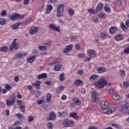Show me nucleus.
Wrapping results in <instances>:
<instances>
[{
    "label": "nucleus",
    "mask_w": 129,
    "mask_h": 129,
    "mask_svg": "<svg viewBox=\"0 0 129 129\" xmlns=\"http://www.w3.org/2000/svg\"><path fill=\"white\" fill-rule=\"evenodd\" d=\"M88 12L90 13V14H93V13L94 14H97V11H96V10L94 11L93 9H89L88 10Z\"/></svg>",
    "instance_id": "6e6d98bb"
},
{
    "label": "nucleus",
    "mask_w": 129,
    "mask_h": 129,
    "mask_svg": "<svg viewBox=\"0 0 129 129\" xmlns=\"http://www.w3.org/2000/svg\"><path fill=\"white\" fill-rule=\"evenodd\" d=\"M42 79L47 78V74L43 73V74L38 75L37 79L38 80L42 79Z\"/></svg>",
    "instance_id": "b1692460"
},
{
    "label": "nucleus",
    "mask_w": 129,
    "mask_h": 129,
    "mask_svg": "<svg viewBox=\"0 0 129 129\" xmlns=\"http://www.w3.org/2000/svg\"><path fill=\"white\" fill-rule=\"evenodd\" d=\"M19 80V76H15L14 77V81H15V82H18Z\"/></svg>",
    "instance_id": "0e129e2a"
},
{
    "label": "nucleus",
    "mask_w": 129,
    "mask_h": 129,
    "mask_svg": "<svg viewBox=\"0 0 129 129\" xmlns=\"http://www.w3.org/2000/svg\"><path fill=\"white\" fill-rule=\"evenodd\" d=\"M62 125L64 127H71L74 125V121H68V119H65L62 122Z\"/></svg>",
    "instance_id": "423d86ee"
},
{
    "label": "nucleus",
    "mask_w": 129,
    "mask_h": 129,
    "mask_svg": "<svg viewBox=\"0 0 129 129\" xmlns=\"http://www.w3.org/2000/svg\"><path fill=\"white\" fill-rule=\"evenodd\" d=\"M68 13H69V15H70V16L71 17H72L73 16H74V15L75 14V12H74V10H73V9H70L69 10Z\"/></svg>",
    "instance_id": "c9c22d12"
},
{
    "label": "nucleus",
    "mask_w": 129,
    "mask_h": 129,
    "mask_svg": "<svg viewBox=\"0 0 129 129\" xmlns=\"http://www.w3.org/2000/svg\"><path fill=\"white\" fill-rule=\"evenodd\" d=\"M15 101H16L15 99H13L12 100L7 99L6 100V104L7 106H11V105L14 104Z\"/></svg>",
    "instance_id": "a211bd4d"
},
{
    "label": "nucleus",
    "mask_w": 129,
    "mask_h": 129,
    "mask_svg": "<svg viewBox=\"0 0 129 129\" xmlns=\"http://www.w3.org/2000/svg\"><path fill=\"white\" fill-rule=\"evenodd\" d=\"M100 103L101 105L100 111L101 113L105 114V112H107V109L108 106H109V103L107 101L105 100H101Z\"/></svg>",
    "instance_id": "f257e3e1"
},
{
    "label": "nucleus",
    "mask_w": 129,
    "mask_h": 129,
    "mask_svg": "<svg viewBox=\"0 0 129 129\" xmlns=\"http://www.w3.org/2000/svg\"><path fill=\"white\" fill-rule=\"evenodd\" d=\"M98 78H99V77L98 75H96L95 74L92 75L90 77V81H91V82H94V81H96V80H98Z\"/></svg>",
    "instance_id": "2eb2a0df"
},
{
    "label": "nucleus",
    "mask_w": 129,
    "mask_h": 129,
    "mask_svg": "<svg viewBox=\"0 0 129 129\" xmlns=\"http://www.w3.org/2000/svg\"><path fill=\"white\" fill-rule=\"evenodd\" d=\"M49 27L51 30H53V31H55V32H58V33H61V31H60V26L56 27L55 25L53 24H50L49 25Z\"/></svg>",
    "instance_id": "1a4fd4ad"
},
{
    "label": "nucleus",
    "mask_w": 129,
    "mask_h": 129,
    "mask_svg": "<svg viewBox=\"0 0 129 129\" xmlns=\"http://www.w3.org/2000/svg\"><path fill=\"white\" fill-rule=\"evenodd\" d=\"M80 84H81V81L80 80H76V81H75V85H76V86H77V87L78 86H79Z\"/></svg>",
    "instance_id": "37998d69"
},
{
    "label": "nucleus",
    "mask_w": 129,
    "mask_h": 129,
    "mask_svg": "<svg viewBox=\"0 0 129 129\" xmlns=\"http://www.w3.org/2000/svg\"><path fill=\"white\" fill-rule=\"evenodd\" d=\"M6 15H7V12H6L5 10H3L1 13V16H2L3 17H6Z\"/></svg>",
    "instance_id": "e2e57ef3"
},
{
    "label": "nucleus",
    "mask_w": 129,
    "mask_h": 129,
    "mask_svg": "<svg viewBox=\"0 0 129 129\" xmlns=\"http://www.w3.org/2000/svg\"><path fill=\"white\" fill-rule=\"evenodd\" d=\"M72 49H73V44H71L67 46L63 49V52L64 54H66V53H69V52H71Z\"/></svg>",
    "instance_id": "6e6552de"
},
{
    "label": "nucleus",
    "mask_w": 129,
    "mask_h": 129,
    "mask_svg": "<svg viewBox=\"0 0 129 129\" xmlns=\"http://www.w3.org/2000/svg\"><path fill=\"white\" fill-rule=\"evenodd\" d=\"M75 48L77 50H80V45L79 44H76L75 45Z\"/></svg>",
    "instance_id": "69168bd1"
},
{
    "label": "nucleus",
    "mask_w": 129,
    "mask_h": 129,
    "mask_svg": "<svg viewBox=\"0 0 129 129\" xmlns=\"http://www.w3.org/2000/svg\"><path fill=\"white\" fill-rule=\"evenodd\" d=\"M41 85V81H37L35 84H32L33 86H36V89H40V86Z\"/></svg>",
    "instance_id": "bb28decb"
},
{
    "label": "nucleus",
    "mask_w": 129,
    "mask_h": 129,
    "mask_svg": "<svg viewBox=\"0 0 129 129\" xmlns=\"http://www.w3.org/2000/svg\"><path fill=\"white\" fill-rule=\"evenodd\" d=\"M87 53L90 57H95L96 56V51L94 50L89 49L87 50Z\"/></svg>",
    "instance_id": "f8f14e48"
},
{
    "label": "nucleus",
    "mask_w": 129,
    "mask_h": 129,
    "mask_svg": "<svg viewBox=\"0 0 129 129\" xmlns=\"http://www.w3.org/2000/svg\"><path fill=\"white\" fill-rule=\"evenodd\" d=\"M109 92L110 93V94H114L115 93V92H114V90H113V89L111 88L109 90Z\"/></svg>",
    "instance_id": "bf43d9fd"
},
{
    "label": "nucleus",
    "mask_w": 129,
    "mask_h": 129,
    "mask_svg": "<svg viewBox=\"0 0 129 129\" xmlns=\"http://www.w3.org/2000/svg\"><path fill=\"white\" fill-rule=\"evenodd\" d=\"M0 51H1V52H5L6 53V52L9 51V48H8L7 46H3L0 48Z\"/></svg>",
    "instance_id": "2f4dec72"
},
{
    "label": "nucleus",
    "mask_w": 129,
    "mask_h": 129,
    "mask_svg": "<svg viewBox=\"0 0 129 129\" xmlns=\"http://www.w3.org/2000/svg\"><path fill=\"white\" fill-rule=\"evenodd\" d=\"M88 129H97V127L96 126H90L88 127Z\"/></svg>",
    "instance_id": "774afa93"
},
{
    "label": "nucleus",
    "mask_w": 129,
    "mask_h": 129,
    "mask_svg": "<svg viewBox=\"0 0 129 129\" xmlns=\"http://www.w3.org/2000/svg\"><path fill=\"white\" fill-rule=\"evenodd\" d=\"M64 88H65V87L63 86H61L59 87V91H58V90L57 91V93H59L60 92H61V91H62V90H63V89H64Z\"/></svg>",
    "instance_id": "680f3d73"
},
{
    "label": "nucleus",
    "mask_w": 129,
    "mask_h": 129,
    "mask_svg": "<svg viewBox=\"0 0 129 129\" xmlns=\"http://www.w3.org/2000/svg\"><path fill=\"white\" fill-rule=\"evenodd\" d=\"M7 23V20L4 18L0 19V25L1 26H5L6 24Z\"/></svg>",
    "instance_id": "473e14b6"
},
{
    "label": "nucleus",
    "mask_w": 129,
    "mask_h": 129,
    "mask_svg": "<svg viewBox=\"0 0 129 129\" xmlns=\"http://www.w3.org/2000/svg\"><path fill=\"white\" fill-rule=\"evenodd\" d=\"M92 94V98L93 102L97 103L99 98L98 97V93L95 91H93L91 92Z\"/></svg>",
    "instance_id": "39448f33"
},
{
    "label": "nucleus",
    "mask_w": 129,
    "mask_h": 129,
    "mask_svg": "<svg viewBox=\"0 0 129 129\" xmlns=\"http://www.w3.org/2000/svg\"><path fill=\"white\" fill-rule=\"evenodd\" d=\"M111 125L113 126V127H115L117 129H120V125L119 124H116L114 123H112Z\"/></svg>",
    "instance_id": "a19ab883"
},
{
    "label": "nucleus",
    "mask_w": 129,
    "mask_h": 129,
    "mask_svg": "<svg viewBox=\"0 0 129 129\" xmlns=\"http://www.w3.org/2000/svg\"><path fill=\"white\" fill-rule=\"evenodd\" d=\"M31 21H32V18H29L26 19V22L24 23L25 26H28L29 24L31 23Z\"/></svg>",
    "instance_id": "e433bc0d"
},
{
    "label": "nucleus",
    "mask_w": 129,
    "mask_h": 129,
    "mask_svg": "<svg viewBox=\"0 0 129 129\" xmlns=\"http://www.w3.org/2000/svg\"><path fill=\"white\" fill-rule=\"evenodd\" d=\"M27 53L18 52L15 54V56H16V57L18 58H23V57H25L27 56Z\"/></svg>",
    "instance_id": "412c9836"
},
{
    "label": "nucleus",
    "mask_w": 129,
    "mask_h": 129,
    "mask_svg": "<svg viewBox=\"0 0 129 129\" xmlns=\"http://www.w3.org/2000/svg\"><path fill=\"white\" fill-rule=\"evenodd\" d=\"M52 44V41H49L45 43L46 46H50Z\"/></svg>",
    "instance_id": "338daca9"
},
{
    "label": "nucleus",
    "mask_w": 129,
    "mask_h": 129,
    "mask_svg": "<svg viewBox=\"0 0 129 129\" xmlns=\"http://www.w3.org/2000/svg\"><path fill=\"white\" fill-rule=\"evenodd\" d=\"M64 11V5L63 4H60L57 6V15L56 17L57 18H61V17H63L62 15V13Z\"/></svg>",
    "instance_id": "7ed1b4c3"
},
{
    "label": "nucleus",
    "mask_w": 129,
    "mask_h": 129,
    "mask_svg": "<svg viewBox=\"0 0 129 129\" xmlns=\"http://www.w3.org/2000/svg\"><path fill=\"white\" fill-rule=\"evenodd\" d=\"M30 35H36L38 33V27H32L29 31Z\"/></svg>",
    "instance_id": "ddd939ff"
},
{
    "label": "nucleus",
    "mask_w": 129,
    "mask_h": 129,
    "mask_svg": "<svg viewBox=\"0 0 129 129\" xmlns=\"http://www.w3.org/2000/svg\"><path fill=\"white\" fill-rule=\"evenodd\" d=\"M56 118V114L51 111L49 113V116L48 117H46L47 120H55Z\"/></svg>",
    "instance_id": "9d476101"
},
{
    "label": "nucleus",
    "mask_w": 129,
    "mask_h": 129,
    "mask_svg": "<svg viewBox=\"0 0 129 129\" xmlns=\"http://www.w3.org/2000/svg\"><path fill=\"white\" fill-rule=\"evenodd\" d=\"M35 59H36V55H32L31 57L28 58L27 61L28 63H33L35 61Z\"/></svg>",
    "instance_id": "4be33fe9"
},
{
    "label": "nucleus",
    "mask_w": 129,
    "mask_h": 129,
    "mask_svg": "<svg viewBox=\"0 0 129 129\" xmlns=\"http://www.w3.org/2000/svg\"><path fill=\"white\" fill-rule=\"evenodd\" d=\"M5 89L7 90V91H10V90L12 89V86L8 84L5 85Z\"/></svg>",
    "instance_id": "4c0bfd02"
},
{
    "label": "nucleus",
    "mask_w": 129,
    "mask_h": 129,
    "mask_svg": "<svg viewBox=\"0 0 129 129\" xmlns=\"http://www.w3.org/2000/svg\"><path fill=\"white\" fill-rule=\"evenodd\" d=\"M70 39L71 41H75L77 39V37L75 35H72L70 36Z\"/></svg>",
    "instance_id": "8fccbe9b"
},
{
    "label": "nucleus",
    "mask_w": 129,
    "mask_h": 129,
    "mask_svg": "<svg viewBox=\"0 0 129 129\" xmlns=\"http://www.w3.org/2000/svg\"><path fill=\"white\" fill-rule=\"evenodd\" d=\"M98 16L100 19H105V13H101L98 15Z\"/></svg>",
    "instance_id": "c03bdc74"
},
{
    "label": "nucleus",
    "mask_w": 129,
    "mask_h": 129,
    "mask_svg": "<svg viewBox=\"0 0 129 129\" xmlns=\"http://www.w3.org/2000/svg\"><path fill=\"white\" fill-rule=\"evenodd\" d=\"M124 39V37L122 34H117L115 36V40L118 42V41H120L121 40H123Z\"/></svg>",
    "instance_id": "dca6fc26"
},
{
    "label": "nucleus",
    "mask_w": 129,
    "mask_h": 129,
    "mask_svg": "<svg viewBox=\"0 0 129 129\" xmlns=\"http://www.w3.org/2000/svg\"><path fill=\"white\" fill-rule=\"evenodd\" d=\"M24 18H25V16H22L19 14H13L11 16H10V18L11 21H17L18 19L23 20Z\"/></svg>",
    "instance_id": "20e7f679"
},
{
    "label": "nucleus",
    "mask_w": 129,
    "mask_h": 129,
    "mask_svg": "<svg viewBox=\"0 0 129 129\" xmlns=\"http://www.w3.org/2000/svg\"><path fill=\"white\" fill-rule=\"evenodd\" d=\"M53 64H56L54 68V71H60V70H61V68H62V67H61L60 62L55 61L53 63Z\"/></svg>",
    "instance_id": "9b49d317"
},
{
    "label": "nucleus",
    "mask_w": 129,
    "mask_h": 129,
    "mask_svg": "<svg viewBox=\"0 0 129 129\" xmlns=\"http://www.w3.org/2000/svg\"><path fill=\"white\" fill-rule=\"evenodd\" d=\"M53 10V6L51 5H48L46 10V14H50V12Z\"/></svg>",
    "instance_id": "393cba45"
},
{
    "label": "nucleus",
    "mask_w": 129,
    "mask_h": 129,
    "mask_svg": "<svg viewBox=\"0 0 129 129\" xmlns=\"http://www.w3.org/2000/svg\"><path fill=\"white\" fill-rule=\"evenodd\" d=\"M38 49H39V50H41L42 51H45V50H47V47H46L44 45H40L38 47Z\"/></svg>",
    "instance_id": "de8ad7c7"
},
{
    "label": "nucleus",
    "mask_w": 129,
    "mask_h": 129,
    "mask_svg": "<svg viewBox=\"0 0 129 129\" xmlns=\"http://www.w3.org/2000/svg\"><path fill=\"white\" fill-rule=\"evenodd\" d=\"M51 99H52V94L51 93H48L47 94L46 96V101L47 103L50 102L51 101Z\"/></svg>",
    "instance_id": "cd10ccee"
},
{
    "label": "nucleus",
    "mask_w": 129,
    "mask_h": 129,
    "mask_svg": "<svg viewBox=\"0 0 129 129\" xmlns=\"http://www.w3.org/2000/svg\"><path fill=\"white\" fill-rule=\"evenodd\" d=\"M73 101L75 102L76 105H80V101H79V99L78 98H74Z\"/></svg>",
    "instance_id": "7c9ffc66"
},
{
    "label": "nucleus",
    "mask_w": 129,
    "mask_h": 129,
    "mask_svg": "<svg viewBox=\"0 0 129 129\" xmlns=\"http://www.w3.org/2000/svg\"><path fill=\"white\" fill-rule=\"evenodd\" d=\"M33 120H34V117L32 116H30L28 117V122H31V121H33Z\"/></svg>",
    "instance_id": "052dcab7"
},
{
    "label": "nucleus",
    "mask_w": 129,
    "mask_h": 129,
    "mask_svg": "<svg viewBox=\"0 0 129 129\" xmlns=\"http://www.w3.org/2000/svg\"><path fill=\"white\" fill-rule=\"evenodd\" d=\"M116 110V106L115 105H111L109 107V109L108 108L107 109V112L105 113V114H109V113H113Z\"/></svg>",
    "instance_id": "0eeeda50"
},
{
    "label": "nucleus",
    "mask_w": 129,
    "mask_h": 129,
    "mask_svg": "<svg viewBox=\"0 0 129 129\" xmlns=\"http://www.w3.org/2000/svg\"><path fill=\"white\" fill-rule=\"evenodd\" d=\"M112 98L113 99H114V100H119V95H118V94H116L115 93L112 95Z\"/></svg>",
    "instance_id": "c85d7f7f"
},
{
    "label": "nucleus",
    "mask_w": 129,
    "mask_h": 129,
    "mask_svg": "<svg viewBox=\"0 0 129 129\" xmlns=\"http://www.w3.org/2000/svg\"><path fill=\"white\" fill-rule=\"evenodd\" d=\"M92 20L94 22V23H96V24H97V23H98V19L97 18V17L93 16L92 17Z\"/></svg>",
    "instance_id": "864d4df0"
},
{
    "label": "nucleus",
    "mask_w": 129,
    "mask_h": 129,
    "mask_svg": "<svg viewBox=\"0 0 129 129\" xmlns=\"http://www.w3.org/2000/svg\"><path fill=\"white\" fill-rule=\"evenodd\" d=\"M47 127L48 129L53 128V123L52 122H48L47 124Z\"/></svg>",
    "instance_id": "3c124183"
},
{
    "label": "nucleus",
    "mask_w": 129,
    "mask_h": 129,
    "mask_svg": "<svg viewBox=\"0 0 129 129\" xmlns=\"http://www.w3.org/2000/svg\"><path fill=\"white\" fill-rule=\"evenodd\" d=\"M61 100H66L67 99V96L66 95L63 94L61 97Z\"/></svg>",
    "instance_id": "13d9d810"
},
{
    "label": "nucleus",
    "mask_w": 129,
    "mask_h": 129,
    "mask_svg": "<svg viewBox=\"0 0 129 129\" xmlns=\"http://www.w3.org/2000/svg\"><path fill=\"white\" fill-rule=\"evenodd\" d=\"M104 9L106 13H108V14H109V13H110V8L107 6L105 5Z\"/></svg>",
    "instance_id": "ea45409f"
},
{
    "label": "nucleus",
    "mask_w": 129,
    "mask_h": 129,
    "mask_svg": "<svg viewBox=\"0 0 129 129\" xmlns=\"http://www.w3.org/2000/svg\"><path fill=\"white\" fill-rule=\"evenodd\" d=\"M121 28L123 31H126L127 30V27L125 26V25L123 23H121Z\"/></svg>",
    "instance_id": "a18cd8bd"
},
{
    "label": "nucleus",
    "mask_w": 129,
    "mask_h": 129,
    "mask_svg": "<svg viewBox=\"0 0 129 129\" xmlns=\"http://www.w3.org/2000/svg\"><path fill=\"white\" fill-rule=\"evenodd\" d=\"M19 26H20V23L15 24L11 26V28L13 30H17L19 28Z\"/></svg>",
    "instance_id": "f704fd0d"
},
{
    "label": "nucleus",
    "mask_w": 129,
    "mask_h": 129,
    "mask_svg": "<svg viewBox=\"0 0 129 129\" xmlns=\"http://www.w3.org/2000/svg\"><path fill=\"white\" fill-rule=\"evenodd\" d=\"M116 31H117V28L115 26H113L109 29V32L111 35H113Z\"/></svg>",
    "instance_id": "6ab92c4d"
},
{
    "label": "nucleus",
    "mask_w": 129,
    "mask_h": 129,
    "mask_svg": "<svg viewBox=\"0 0 129 129\" xmlns=\"http://www.w3.org/2000/svg\"><path fill=\"white\" fill-rule=\"evenodd\" d=\"M119 73L121 76V77H124V76H125V72L124 71V70H120L119 72Z\"/></svg>",
    "instance_id": "79ce46f5"
},
{
    "label": "nucleus",
    "mask_w": 129,
    "mask_h": 129,
    "mask_svg": "<svg viewBox=\"0 0 129 129\" xmlns=\"http://www.w3.org/2000/svg\"><path fill=\"white\" fill-rule=\"evenodd\" d=\"M70 116L71 117H73V118L76 119L77 120H78V119H79V117H78V116H77V113L76 112L71 113Z\"/></svg>",
    "instance_id": "5701e85b"
},
{
    "label": "nucleus",
    "mask_w": 129,
    "mask_h": 129,
    "mask_svg": "<svg viewBox=\"0 0 129 129\" xmlns=\"http://www.w3.org/2000/svg\"><path fill=\"white\" fill-rule=\"evenodd\" d=\"M98 37L100 38V39H102V40H105L107 37V33L105 32H101L98 36Z\"/></svg>",
    "instance_id": "4468645a"
},
{
    "label": "nucleus",
    "mask_w": 129,
    "mask_h": 129,
    "mask_svg": "<svg viewBox=\"0 0 129 129\" xmlns=\"http://www.w3.org/2000/svg\"><path fill=\"white\" fill-rule=\"evenodd\" d=\"M128 108H129L128 103H126L125 105H122L121 107V111H122V112H124V111H126Z\"/></svg>",
    "instance_id": "aec40b11"
},
{
    "label": "nucleus",
    "mask_w": 129,
    "mask_h": 129,
    "mask_svg": "<svg viewBox=\"0 0 129 129\" xmlns=\"http://www.w3.org/2000/svg\"><path fill=\"white\" fill-rule=\"evenodd\" d=\"M57 114L58 115V116H67L68 115V114H67V112H58L57 113Z\"/></svg>",
    "instance_id": "72a5a7b5"
},
{
    "label": "nucleus",
    "mask_w": 129,
    "mask_h": 129,
    "mask_svg": "<svg viewBox=\"0 0 129 129\" xmlns=\"http://www.w3.org/2000/svg\"><path fill=\"white\" fill-rule=\"evenodd\" d=\"M65 75L64 74H61L59 76V80L60 81H64L65 80Z\"/></svg>",
    "instance_id": "58836bf2"
},
{
    "label": "nucleus",
    "mask_w": 129,
    "mask_h": 129,
    "mask_svg": "<svg viewBox=\"0 0 129 129\" xmlns=\"http://www.w3.org/2000/svg\"><path fill=\"white\" fill-rule=\"evenodd\" d=\"M17 41V39H15L13 42V46L14 49H18L19 48V44L16 42Z\"/></svg>",
    "instance_id": "c756f323"
},
{
    "label": "nucleus",
    "mask_w": 129,
    "mask_h": 129,
    "mask_svg": "<svg viewBox=\"0 0 129 129\" xmlns=\"http://www.w3.org/2000/svg\"><path fill=\"white\" fill-rule=\"evenodd\" d=\"M35 95L36 97H39V96H41V95H42V93L40 91H37Z\"/></svg>",
    "instance_id": "4d7b16f0"
},
{
    "label": "nucleus",
    "mask_w": 129,
    "mask_h": 129,
    "mask_svg": "<svg viewBox=\"0 0 129 129\" xmlns=\"http://www.w3.org/2000/svg\"><path fill=\"white\" fill-rule=\"evenodd\" d=\"M95 85L98 88H103L105 85H107V82L105 80V78H102L98 80V82L95 83Z\"/></svg>",
    "instance_id": "f03ea898"
},
{
    "label": "nucleus",
    "mask_w": 129,
    "mask_h": 129,
    "mask_svg": "<svg viewBox=\"0 0 129 129\" xmlns=\"http://www.w3.org/2000/svg\"><path fill=\"white\" fill-rule=\"evenodd\" d=\"M20 109L21 110V111L22 112H25V111H26V108H25V105H22L20 107Z\"/></svg>",
    "instance_id": "603ef678"
},
{
    "label": "nucleus",
    "mask_w": 129,
    "mask_h": 129,
    "mask_svg": "<svg viewBox=\"0 0 129 129\" xmlns=\"http://www.w3.org/2000/svg\"><path fill=\"white\" fill-rule=\"evenodd\" d=\"M103 9V4L102 3L99 4L97 7L96 11L98 13V11H101Z\"/></svg>",
    "instance_id": "a878e982"
},
{
    "label": "nucleus",
    "mask_w": 129,
    "mask_h": 129,
    "mask_svg": "<svg viewBox=\"0 0 129 129\" xmlns=\"http://www.w3.org/2000/svg\"><path fill=\"white\" fill-rule=\"evenodd\" d=\"M123 52L124 54H128L129 53V46H127L126 48L124 49Z\"/></svg>",
    "instance_id": "5fc2aeb1"
},
{
    "label": "nucleus",
    "mask_w": 129,
    "mask_h": 129,
    "mask_svg": "<svg viewBox=\"0 0 129 129\" xmlns=\"http://www.w3.org/2000/svg\"><path fill=\"white\" fill-rule=\"evenodd\" d=\"M123 85L124 88H127L129 86V83L126 81H124L123 82Z\"/></svg>",
    "instance_id": "09e8293b"
},
{
    "label": "nucleus",
    "mask_w": 129,
    "mask_h": 129,
    "mask_svg": "<svg viewBox=\"0 0 129 129\" xmlns=\"http://www.w3.org/2000/svg\"><path fill=\"white\" fill-rule=\"evenodd\" d=\"M98 73H99L100 74H102L103 73H105V72H106L107 70L105 68L100 67L97 69Z\"/></svg>",
    "instance_id": "f3484780"
},
{
    "label": "nucleus",
    "mask_w": 129,
    "mask_h": 129,
    "mask_svg": "<svg viewBox=\"0 0 129 129\" xmlns=\"http://www.w3.org/2000/svg\"><path fill=\"white\" fill-rule=\"evenodd\" d=\"M15 115L16 116H17L18 119H22L24 117L23 114L17 113V114H16Z\"/></svg>",
    "instance_id": "49530a36"
}]
</instances>
